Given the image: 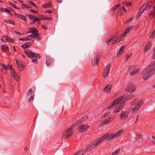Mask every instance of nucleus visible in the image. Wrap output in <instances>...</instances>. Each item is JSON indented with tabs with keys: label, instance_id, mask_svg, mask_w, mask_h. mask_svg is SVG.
Wrapping results in <instances>:
<instances>
[{
	"label": "nucleus",
	"instance_id": "obj_49",
	"mask_svg": "<svg viewBox=\"0 0 155 155\" xmlns=\"http://www.w3.org/2000/svg\"><path fill=\"white\" fill-rule=\"evenodd\" d=\"M21 5L22 6L25 7V8H31V6H30L28 5H26L25 4H22Z\"/></svg>",
	"mask_w": 155,
	"mask_h": 155
},
{
	"label": "nucleus",
	"instance_id": "obj_26",
	"mask_svg": "<svg viewBox=\"0 0 155 155\" xmlns=\"http://www.w3.org/2000/svg\"><path fill=\"white\" fill-rule=\"evenodd\" d=\"M32 43L31 42H27L22 45L21 47L22 48L25 49L29 47L31 45Z\"/></svg>",
	"mask_w": 155,
	"mask_h": 155
},
{
	"label": "nucleus",
	"instance_id": "obj_62",
	"mask_svg": "<svg viewBox=\"0 0 155 155\" xmlns=\"http://www.w3.org/2000/svg\"><path fill=\"white\" fill-rule=\"evenodd\" d=\"M121 11H124V12H127V11L124 7H123V8L121 9Z\"/></svg>",
	"mask_w": 155,
	"mask_h": 155
},
{
	"label": "nucleus",
	"instance_id": "obj_8",
	"mask_svg": "<svg viewBox=\"0 0 155 155\" xmlns=\"http://www.w3.org/2000/svg\"><path fill=\"white\" fill-rule=\"evenodd\" d=\"M135 90L136 88L134 85L132 84H129L125 90L127 92L130 93L133 92Z\"/></svg>",
	"mask_w": 155,
	"mask_h": 155
},
{
	"label": "nucleus",
	"instance_id": "obj_53",
	"mask_svg": "<svg viewBox=\"0 0 155 155\" xmlns=\"http://www.w3.org/2000/svg\"><path fill=\"white\" fill-rule=\"evenodd\" d=\"M143 5H145V8H146V10H147L148 8H149L150 6L147 3L144 4Z\"/></svg>",
	"mask_w": 155,
	"mask_h": 155
},
{
	"label": "nucleus",
	"instance_id": "obj_47",
	"mask_svg": "<svg viewBox=\"0 0 155 155\" xmlns=\"http://www.w3.org/2000/svg\"><path fill=\"white\" fill-rule=\"evenodd\" d=\"M28 3L30 5H32V6H34L35 7H37V6L33 2H32V1H29L28 2Z\"/></svg>",
	"mask_w": 155,
	"mask_h": 155
},
{
	"label": "nucleus",
	"instance_id": "obj_38",
	"mask_svg": "<svg viewBox=\"0 0 155 155\" xmlns=\"http://www.w3.org/2000/svg\"><path fill=\"white\" fill-rule=\"evenodd\" d=\"M139 71V69H135L134 71L130 72V76H132L134 75L136 73L138 72Z\"/></svg>",
	"mask_w": 155,
	"mask_h": 155
},
{
	"label": "nucleus",
	"instance_id": "obj_54",
	"mask_svg": "<svg viewBox=\"0 0 155 155\" xmlns=\"http://www.w3.org/2000/svg\"><path fill=\"white\" fill-rule=\"evenodd\" d=\"M123 4L126 6H129L130 5V3L126 1H124L123 2Z\"/></svg>",
	"mask_w": 155,
	"mask_h": 155
},
{
	"label": "nucleus",
	"instance_id": "obj_15",
	"mask_svg": "<svg viewBox=\"0 0 155 155\" xmlns=\"http://www.w3.org/2000/svg\"><path fill=\"white\" fill-rule=\"evenodd\" d=\"M89 127V126L87 125L84 124L81 125L78 127V130L79 131L82 132V131H84L88 129Z\"/></svg>",
	"mask_w": 155,
	"mask_h": 155
},
{
	"label": "nucleus",
	"instance_id": "obj_28",
	"mask_svg": "<svg viewBox=\"0 0 155 155\" xmlns=\"http://www.w3.org/2000/svg\"><path fill=\"white\" fill-rule=\"evenodd\" d=\"M51 6V2H50L48 3H45L42 6L44 8H49Z\"/></svg>",
	"mask_w": 155,
	"mask_h": 155
},
{
	"label": "nucleus",
	"instance_id": "obj_16",
	"mask_svg": "<svg viewBox=\"0 0 155 155\" xmlns=\"http://www.w3.org/2000/svg\"><path fill=\"white\" fill-rule=\"evenodd\" d=\"M122 35H123V34L118 36L116 38H114V41L112 42V44H114L121 41V39L123 38L124 37H122Z\"/></svg>",
	"mask_w": 155,
	"mask_h": 155
},
{
	"label": "nucleus",
	"instance_id": "obj_3",
	"mask_svg": "<svg viewBox=\"0 0 155 155\" xmlns=\"http://www.w3.org/2000/svg\"><path fill=\"white\" fill-rule=\"evenodd\" d=\"M100 54L98 53H96L93 56L92 60L91 66L94 68L98 65L100 59Z\"/></svg>",
	"mask_w": 155,
	"mask_h": 155
},
{
	"label": "nucleus",
	"instance_id": "obj_46",
	"mask_svg": "<svg viewBox=\"0 0 155 155\" xmlns=\"http://www.w3.org/2000/svg\"><path fill=\"white\" fill-rule=\"evenodd\" d=\"M22 64L21 63H20V64H18V68L19 71H22Z\"/></svg>",
	"mask_w": 155,
	"mask_h": 155
},
{
	"label": "nucleus",
	"instance_id": "obj_11",
	"mask_svg": "<svg viewBox=\"0 0 155 155\" xmlns=\"http://www.w3.org/2000/svg\"><path fill=\"white\" fill-rule=\"evenodd\" d=\"M115 117V115H113L111 116V117L108 118L106 120L102 122V125L103 126L110 123Z\"/></svg>",
	"mask_w": 155,
	"mask_h": 155
},
{
	"label": "nucleus",
	"instance_id": "obj_10",
	"mask_svg": "<svg viewBox=\"0 0 155 155\" xmlns=\"http://www.w3.org/2000/svg\"><path fill=\"white\" fill-rule=\"evenodd\" d=\"M1 40L3 42H13L14 40L7 36H4L2 37Z\"/></svg>",
	"mask_w": 155,
	"mask_h": 155
},
{
	"label": "nucleus",
	"instance_id": "obj_36",
	"mask_svg": "<svg viewBox=\"0 0 155 155\" xmlns=\"http://www.w3.org/2000/svg\"><path fill=\"white\" fill-rule=\"evenodd\" d=\"M4 21L7 24H11L13 25H14L15 24L14 21L11 20L6 21L4 20Z\"/></svg>",
	"mask_w": 155,
	"mask_h": 155
},
{
	"label": "nucleus",
	"instance_id": "obj_2",
	"mask_svg": "<svg viewBox=\"0 0 155 155\" xmlns=\"http://www.w3.org/2000/svg\"><path fill=\"white\" fill-rule=\"evenodd\" d=\"M152 68L145 69L141 73V74L143 75V78L144 80L147 79L151 75L155 74V69L151 71Z\"/></svg>",
	"mask_w": 155,
	"mask_h": 155
},
{
	"label": "nucleus",
	"instance_id": "obj_43",
	"mask_svg": "<svg viewBox=\"0 0 155 155\" xmlns=\"http://www.w3.org/2000/svg\"><path fill=\"white\" fill-rule=\"evenodd\" d=\"M150 37L152 38H155V29L152 32Z\"/></svg>",
	"mask_w": 155,
	"mask_h": 155
},
{
	"label": "nucleus",
	"instance_id": "obj_18",
	"mask_svg": "<svg viewBox=\"0 0 155 155\" xmlns=\"http://www.w3.org/2000/svg\"><path fill=\"white\" fill-rule=\"evenodd\" d=\"M12 76L14 77V79L17 81H18L19 79V77L18 74L14 70H12L11 72Z\"/></svg>",
	"mask_w": 155,
	"mask_h": 155
},
{
	"label": "nucleus",
	"instance_id": "obj_39",
	"mask_svg": "<svg viewBox=\"0 0 155 155\" xmlns=\"http://www.w3.org/2000/svg\"><path fill=\"white\" fill-rule=\"evenodd\" d=\"M138 101V99L137 98H136L134 99V101L131 102L129 104V105L130 107L133 106L134 105L136 101Z\"/></svg>",
	"mask_w": 155,
	"mask_h": 155
},
{
	"label": "nucleus",
	"instance_id": "obj_29",
	"mask_svg": "<svg viewBox=\"0 0 155 155\" xmlns=\"http://www.w3.org/2000/svg\"><path fill=\"white\" fill-rule=\"evenodd\" d=\"M155 67V61L154 62L151 63L149 66L147 67V68H152L151 71L155 69V68L153 69V68Z\"/></svg>",
	"mask_w": 155,
	"mask_h": 155
},
{
	"label": "nucleus",
	"instance_id": "obj_22",
	"mask_svg": "<svg viewBox=\"0 0 155 155\" xmlns=\"http://www.w3.org/2000/svg\"><path fill=\"white\" fill-rule=\"evenodd\" d=\"M35 90V87H32L29 89L28 92L27 94V96L28 97L30 95H33V92Z\"/></svg>",
	"mask_w": 155,
	"mask_h": 155
},
{
	"label": "nucleus",
	"instance_id": "obj_25",
	"mask_svg": "<svg viewBox=\"0 0 155 155\" xmlns=\"http://www.w3.org/2000/svg\"><path fill=\"white\" fill-rule=\"evenodd\" d=\"M123 133L122 131L120 130L114 134H113L114 138L120 136Z\"/></svg>",
	"mask_w": 155,
	"mask_h": 155
},
{
	"label": "nucleus",
	"instance_id": "obj_44",
	"mask_svg": "<svg viewBox=\"0 0 155 155\" xmlns=\"http://www.w3.org/2000/svg\"><path fill=\"white\" fill-rule=\"evenodd\" d=\"M32 22V24H35V23L36 21H40L39 18H35L33 19Z\"/></svg>",
	"mask_w": 155,
	"mask_h": 155
},
{
	"label": "nucleus",
	"instance_id": "obj_56",
	"mask_svg": "<svg viewBox=\"0 0 155 155\" xmlns=\"http://www.w3.org/2000/svg\"><path fill=\"white\" fill-rule=\"evenodd\" d=\"M21 18L23 20L25 21H26V17L23 15H22Z\"/></svg>",
	"mask_w": 155,
	"mask_h": 155
},
{
	"label": "nucleus",
	"instance_id": "obj_17",
	"mask_svg": "<svg viewBox=\"0 0 155 155\" xmlns=\"http://www.w3.org/2000/svg\"><path fill=\"white\" fill-rule=\"evenodd\" d=\"M112 88V85H108L106 86L104 88L103 91L107 94L110 93Z\"/></svg>",
	"mask_w": 155,
	"mask_h": 155
},
{
	"label": "nucleus",
	"instance_id": "obj_13",
	"mask_svg": "<svg viewBox=\"0 0 155 155\" xmlns=\"http://www.w3.org/2000/svg\"><path fill=\"white\" fill-rule=\"evenodd\" d=\"M88 118V117L87 116H85L81 118V119L77 121L76 123V125H74V126L75 127L79 124H81L84 122Z\"/></svg>",
	"mask_w": 155,
	"mask_h": 155
},
{
	"label": "nucleus",
	"instance_id": "obj_5",
	"mask_svg": "<svg viewBox=\"0 0 155 155\" xmlns=\"http://www.w3.org/2000/svg\"><path fill=\"white\" fill-rule=\"evenodd\" d=\"M25 53L28 57L30 58H36L38 57L39 58H41V56L39 54L34 53L31 51L25 50Z\"/></svg>",
	"mask_w": 155,
	"mask_h": 155
},
{
	"label": "nucleus",
	"instance_id": "obj_59",
	"mask_svg": "<svg viewBox=\"0 0 155 155\" xmlns=\"http://www.w3.org/2000/svg\"><path fill=\"white\" fill-rule=\"evenodd\" d=\"M32 62L33 63H34L35 64H38V61L37 59H33L32 60Z\"/></svg>",
	"mask_w": 155,
	"mask_h": 155
},
{
	"label": "nucleus",
	"instance_id": "obj_35",
	"mask_svg": "<svg viewBox=\"0 0 155 155\" xmlns=\"http://www.w3.org/2000/svg\"><path fill=\"white\" fill-rule=\"evenodd\" d=\"M46 58L47 60L46 61V64L47 66H48L51 64V62H52V60L51 58H49V59H47V58Z\"/></svg>",
	"mask_w": 155,
	"mask_h": 155
},
{
	"label": "nucleus",
	"instance_id": "obj_40",
	"mask_svg": "<svg viewBox=\"0 0 155 155\" xmlns=\"http://www.w3.org/2000/svg\"><path fill=\"white\" fill-rule=\"evenodd\" d=\"M19 40L22 41H28L29 40L32 41V39L29 38L28 37H25L23 38H21L19 39Z\"/></svg>",
	"mask_w": 155,
	"mask_h": 155
},
{
	"label": "nucleus",
	"instance_id": "obj_41",
	"mask_svg": "<svg viewBox=\"0 0 155 155\" xmlns=\"http://www.w3.org/2000/svg\"><path fill=\"white\" fill-rule=\"evenodd\" d=\"M143 103V101L142 100H140L139 101L138 103L137 104V105L139 107L142 105Z\"/></svg>",
	"mask_w": 155,
	"mask_h": 155
},
{
	"label": "nucleus",
	"instance_id": "obj_57",
	"mask_svg": "<svg viewBox=\"0 0 155 155\" xmlns=\"http://www.w3.org/2000/svg\"><path fill=\"white\" fill-rule=\"evenodd\" d=\"M15 16L17 17H18L21 18L22 15L15 13Z\"/></svg>",
	"mask_w": 155,
	"mask_h": 155
},
{
	"label": "nucleus",
	"instance_id": "obj_34",
	"mask_svg": "<svg viewBox=\"0 0 155 155\" xmlns=\"http://www.w3.org/2000/svg\"><path fill=\"white\" fill-rule=\"evenodd\" d=\"M1 48L2 50L5 51H6L9 50L8 47L7 46H5L4 45H1Z\"/></svg>",
	"mask_w": 155,
	"mask_h": 155
},
{
	"label": "nucleus",
	"instance_id": "obj_55",
	"mask_svg": "<svg viewBox=\"0 0 155 155\" xmlns=\"http://www.w3.org/2000/svg\"><path fill=\"white\" fill-rule=\"evenodd\" d=\"M33 38H36L37 37V36H39V33L38 32V33H33Z\"/></svg>",
	"mask_w": 155,
	"mask_h": 155
},
{
	"label": "nucleus",
	"instance_id": "obj_12",
	"mask_svg": "<svg viewBox=\"0 0 155 155\" xmlns=\"http://www.w3.org/2000/svg\"><path fill=\"white\" fill-rule=\"evenodd\" d=\"M129 113L127 111H122L120 115V119L121 120L125 119L128 116Z\"/></svg>",
	"mask_w": 155,
	"mask_h": 155
},
{
	"label": "nucleus",
	"instance_id": "obj_33",
	"mask_svg": "<svg viewBox=\"0 0 155 155\" xmlns=\"http://www.w3.org/2000/svg\"><path fill=\"white\" fill-rule=\"evenodd\" d=\"M8 4H9V5L10 6L13 7L14 8H15V9H19V10H20V8L17 7L16 5H15V4L12 3L11 2H8Z\"/></svg>",
	"mask_w": 155,
	"mask_h": 155
},
{
	"label": "nucleus",
	"instance_id": "obj_48",
	"mask_svg": "<svg viewBox=\"0 0 155 155\" xmlns=\"http://www.w3.org/2000/svg\"><path fill=\"white\" fill-rule=\"evenodd\" d=\"M120 149H117V150H115L112 153V155H115L117 154L120 151Z\"/></svg>",
	"mask_w": 155,
	"mask_h": 155
},
{
	"label": "nucleus",
	"instance_id": "obj_31",
	"mask_svg": "<svg viewBox=\"0 0 155 155\" xmlns=\"http://www.w3.org/2000/svg\"><path fill=\"white\" fill-rule=\"evenodd\" d=\"M125 47L124 46H122L120 48V49L118 51L117 54V56H118V55L120 54L122 52H124V50Z\"/></svg>",
	"mask_w": 155,
	"mask_h": 155
},
{
	"label": "nucleus",
	"instance_id": "obj_1",
	"mask_svg": "<svg viewBox=\"0 0 155 155\" xmlns=\"http://www.w3.org/2000/svg\"><path fill=\"white\" fill-rule=\"evenodd\" d=\"M102 142V139H101L100 137L93 141L90 144L89 147H88L87 149L83 151L82 155H84L86 152H87L88 150L89 151L90 150L93 149L94 148H96L98 145L100 144Z\"/></svg>",
	"mask_w": 155,
	"mask_h": 155
},
{
	"label": "nucleus",
	"instance_id": "obj_63",
	"mask_svg": "<svg viewBox=\"0 0 155 155\" xmlns=\"http://www.w3.org/2000/svg\"><path fill=\"white\" fill-rule=\"evenodd\" d=\"M52 11L51 10H48L47 11H46L45 12V13L47 12V13H52Z\"/></svg>",
	"mask_w": 155,
	"mask_h": 155
},
{
	"label": "nucleus",
	"instance_id": "obj_21",
	"mask_svg": "<svg viewBox=\"0 0 155 155\" xmlns=\"http://www.w3.org/2000/svg\"><path fill=\"white\" fill-rule=\"evenodd\" d=\"M135 97L134 95L131 94H126L124 96V98L125 99L128 100L129 99H131L134 98Z\"/></svg>",
	"mask_w": 155,
	"mask_h": 155
},
{
	"label": "nucleus",
	"instance_id": "obj_52",
	"mask_svg": "<svg viewBox=\"0 0 155 155\" xmlns=\"http://www.w3.org/2000/svg\"><path fill=\"white\" fill-rule=\"evenodd\" d=\"M155 14V6L153 7V10L150 13V15L154 16Z\"/></svg>",
	"mask_w": 155,
	"mask_h": 155
},
{
	"label": "nucleus",
	"instance_id": "obj_64",
	"mask_svg": "<svg viewBox=\"0 0 155 155\" xmlns=\"http://www.w3.org/2000/svg\"><path fill=\"white\" fill-rule=\"evenodd\" d=\"M139 117V116L138 115H137V118L136 119V121L134 122V124H137L138 123V121L137 120H138V119Z\"/></svg>",
	"mask_w": 155,
	"mask_h": 155
},
{
	"label": "nucleus",
	"instance_id": "obj_6",
	"mask_svg": "<svg viewBox=\"0 0 155 155\" xmlns=\"http://www.w3.org/2000/svg\"><path fill=\"white\" fill-rule=\"evenodd\" d=\"M73 128H69L64 133L63 136V138L64 139H66L69 137L71 136L73 134Z\"/></svg>",
	"mask_w": 155,
	"mask_h": 155
},
{
	"label": "nucleus",
	"instance_id": "obj_60",
	"mask_svg": "<svg viewBox=\"0 0 155 155\" xmlns=\"http://www.w3.org/2000/svg\"><path fill=\"white\" fill-rule=\"evenodd\" d=\"M130 54H127L126 55L127 59L126 61H127L131 57V53Z\"/></svg>",
	"mask_w": 155,
	"mask_h": 155
},
{
	"label": "nucleus",
	"instance_id": "obj_61",
	"mask_svg": "<svg viewBox=\"0 0 155 155\" xmlns=\"http://www.w3.org/2000/svg\"><path fill=\"white\" fill-rule=\"evenodd\" d=\"M110 114V112L106 113L104 114V116H103V117H107V116H108Z\"/></svg>",
	"mask_w": 155,
	"mask_h": 155
},
{
	"label": "nucleus",
	"instance_id": "obj_24",
	"mask_svg": "<svg viewBox=\"0 0 155 155\" xmlns=\"http://www.w3.org/2000/svg\"><path fill=\"white\" fill-rule=\"evenodd\" d=\"M133 27V26L132 25L129 27L123 33V35L122 36V37H124L125 35L128 33L129 31Z\"/></svg>",
	"mask_w": 155,
	"mask_h": 155
},
{
	"label": "nucleus",
	"instance_id": "obj_32",
	"mask_svg": "<svg viewBox=\"0 0 155 155\" xmlns=\"http://www.w3.org/2000/svg\"><path fill=\"white\" fill-rule=\"evenodd\" d=\"M145 5H143L140 9L139 12H140V15H139V16H140L142 13L145 10H146V8H145Z\"/></svg>",
	"mask_w": 155,
	"mask_h": 155
},
{
	"label": "nucleus",
	"instance_id": "obj_9",
	"mask_svg": "<svg viewBox=\"0 0 155 155\" xmlns=\"http://www.w3.org/2000/svg\"><path fill=\"white\" fill-rule=\"evenodd\" d=\"M124 104L123 103H121L119 102L118 104L116 105V108H115L113 110L114 113H116L120 111L123 108L124 106Z\"/></svg>",
	"mask_w": 155,
	"mask_h": 155
},
{
	"label": "nucleus",
	"instance_id": "obj_30",
	"mask_svg": "<svg viewBox=\"0 0 155 155\" xmlns=\"http://www.w3.org/2000/svg\"><path fill=\"white\" fill-rule=\"evenodd\" d=\"M0 11L3 12H7L8 14L11 15V12L8 10L7 8H1L0 9Z\"/></svg>",
	"mask_w": 155,
	"mask_h": 155
},
{
	"label": "nucleus",
	"instance_id": "obj_20",
	"mask_svg": "<svg viewBox=\"0 0 155 155\" xmlns=\"http://www.w3.org/2000/svg\"><path fill=\"white\" fill-rule=\"evenodd\" d=\"M28 30L29 31L28 32V33H38V31L37 28L34 27L29 28Z\"/></svg>",
	"mask_w": 155,
	"mask_h": 155
},
{
	"label": "nucleus",
	"instance_id": "obj_42",
	"mask_svg": "<svg viewBox=\"0 0 155 155\" xmlns=\"http://www.w3.org/2000/svg\"><path fill=\"white\" fill-rule=\"evenodd\" d=\"M140 107H139L137 105V104H136L133 109V112H135Z\"/></svg>",
	"mask_w": 155,
	"mask_h": 155
},
{
	"label": "nucleus",
	"instance_id": "obj_4",
	"mask_svg": "<svg viewBox=\"0 0 155 155\" xmlns=\"http://www.w3.org/2000/svg\"><path fill=\"white\" fill-rule=\"evenodd\" d=\"M123 98V97H120L118 98L115 100L113 101V103H111L109 105L106 106L105 107L106 109H109L111 108L112 107H116V105L118 104L119 102H120Z\"/></svg>",
	"mask_w": 155,
	"mask_h": 155
},
{
	"label": "nucleus",
	"instance_id": "obj_19",
	"mask_svg": "<svg viewBox=\"0 0 155 155\" xmlns=\"http://www.w3.org/2000/svg\"><path fill=\"white\" fill-rule=\"evenodd\" d=\"M152 45L151 41H149L147 43L145 47L144 48V50L145 51H147L149 50L151 48Z\"/></svg>",
	"mask_w": 155,
	"mask_h": 155
},
{
	"label": "nucleus",
	"instance_id": "obj_27",
	"mask_svg": "<svg viewBox=\"0 0 155 155\" xmlns=\"http://www.w3.org/2000/svg\"><path fill=\"white\" fill-rule=\"evenodd\" d=\"M119 5H120L119 4L117 5L114 6L113 8H112L111 9L110 12V14L111 15H112L113 14L115 10L119 6Z\"/></svg>",
	"mask_w": 155,
	"mask_h": 155
},
{
	"label": "nucleus",
	"instance_id": "obj_58",
	"mask_svg": "<svg viewBox=\"0 0 155 155\" xmlns=\"http://www.w3.org/2000/svg\"><path fill=\"white\" fill-rule=\"evenodd\" d=\"M30 12L31 13H33L35 14L38 13V12L37 11L32 9H30Z\"/></svg>",
	"mask_w": 155,
	"mask_h": 155
},
{
	"label": "nucleus",
	"instance_id": "obj_37",
	"mask_svg": "<svg viewBox=\"0 0 155 155\" xmlns=\"http://www.w3.org/2000/svg\"><path fill=\"white\" fill-rule=\"evenodd\" d=\"M40 21H41L42 20H47L48 21H50L52 20V18L50 17L49 18H47V17H45V18H39Z\"/></svg>",
	"mask_w": 155,
	"mask_h": 155
},
{
	"label": "nucleus",
	"instance_id": "obj_45",
	"mask_svg": "<svg viewBox=\"0 0 155 155\" xmlns=\"http://www.w3.org/2000/svg\"><path fill=\"white\" fill-rule=\"evenodd\" d=\"M117 36V35H115L112 38H111V39H110L109 40L107 41V45H108V44H109L111 42V41L112 40H113V41H114V38L116 37Z\"/></svg>",
	"mask_w": 155,
	"mask_h": 155
},
{
	"label": "nucleus",
	"instance_id": "obj_14",
	"mask_svg": "<svg viewBox=\"0 0 155 155\" xmlns=\"http://www.w3.org/2000/svg\"><path fill=\"white\" fill-rule=\"evenodd\" d=\"M111 66V64H109L106 67L104 70V78L106 77L107 75L108 74L110 68Z\"/></svg>",
	"mask_w": 155,
	"mask_h": 155
},
{
	"label": "nucleus",
	"instance_id": "obj_7",
	"mask_svg": "<svg viewBox=\"0 0 155 155\" xmlns=\"http://www.w3.org/2000/svg\"><path fill=\"white\" fill-rule=\"evenodd\" d=\"M100 137L101 139H102V141L104 140H105L107 141H110L114 138L113 134L110 135H109L108 133H107L104 135L103 136L101 137Z\"/></svg>",
	"mask_w": 155,
	"mask_h": 155
},
{
	"label": "nucleus",
	"instance_id": "obj_51",
	"mask_svg": "<svg viewBox=\"0 0 155 155\" xmlns=\"http://www.w3.org/2000/svg\"><path fill=\"white\" fill-rule=\"evenodd\" d=\"M29 18L31 20H33L36 17L35 16H33L31 14H29L28 15Z\"/></svg>",
	"mask_w": 155,
	"mask_h": 155
},
{
	"label": "nucleus",
	"instance_id": "obj_50",
	"mask_svg": "<svg viewBox=\"0 0 155 155\" xmlns=\"http://www.w3.org/2000/svg\"><path fill=\"white\" fill-rule=\"evenodd\" d=\"M34 94H33V95L31 96V97L29 98L28 99V102H30V101H33L34 99Z\"/></svg>",
	"mask_w": 155,
	"mask_h": 155
},
{
	"label": "nucleus",
	"instance_id": "obj_23",
	"mask_svg": "<svg viewBox=\"0 0 155 155\" xmlns=\"http://www.w3.org/2000/svg\"><path fill=\"white\" fill-rule=\"evenodd\" d=\"M1 66L5 70H12V68L11 66L10 65H8V66H7L5 64H1Z\"/></svg>",
	"mask_w": 155,
	"mask_h": 155
}]
</instances>
